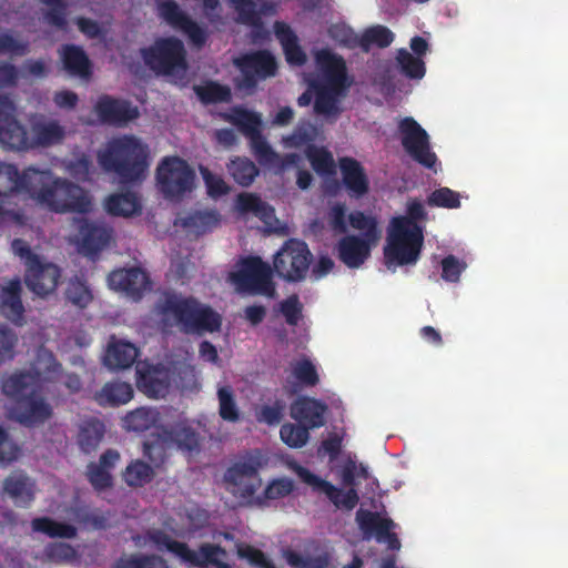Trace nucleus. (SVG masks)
I'll use <instances>...</instances> for the list:
<instances>
[{
    "label": "nucleus",
    "mask_w": 568,
    "mask_h": 568,
    "mask_svg": "<svg viewBox=\"0 0 568 568\" xmlns=\"http://www.w3.org/2000/svg\"><path fill=\"white\" fill-rule=\"evenodd\" d=\"M33 170L34 166H28L20 172L17 165L0 162V223L20 226L27 223L26 213L16 200L21 192L29 195L32 180L27 174Z\"/></svg>",
    "instance_id": "obj_7"
},
{
    "label": "nucleus",
    "mask_w": 568,
    "mask_h": 568,
    "mask_svg": "<svg viewBox=\"0 0 568 568\" xmlns=\"http://www.w3.org/2000/svg\"><path fill=\"white\" fill-rule=\"evenodd\" d=\"M295 488L294 481L287 477L275 478L271 480L263 494L257 496L254 501L258 506H263L267 500H276L284 498L293 493Z\"/></svg>",
    "instance_id": "obj_50"
},
{
    "label": "nucleus",
    "mask_w": 568,
    "mask_h": 568,
    "mask_svg": "<svg viewBox=\"0 0 568 568\" xmlns=\"http://www.w3.org/2000/svg\"><path fill=\"white\" fill-rule=\"evenodd\" d=\"M312 258L313 255L305 242L288 239L274 255V271L280 278L297 283L305 280Z\"/></svg>",
    "instance_id": "obj_13"
},
{
    "label": "nucleus",
    "mask_w": 568,
    "mask_h": 568,
    "mask_svg": "<svg viewBox=\"0 0 568 568\" xmlns=\"http://www.w3.org/2000/svg\"><path fill=\"white\" fill-rule=\"evenodd\" d=\"M30 172L31 174H27L32 180L29 197L39 205L59 214H85L91 211V199L78 184L55 176L49 169L40 170L34 168Z\"/></svg>",
    "instance_id": "obj_2"
},
{
    "label": "nucleus",
    "mask_w": 568,
    "mask_h": 568,
    "mask_svg": "<svg viewBox=\"0 0 568 568\" xmlns=\"http://www.w3.org/2000/svg\"><path fill=\"white\" fill-rule=\"evenodd\" d=\"M63 69L72 77L89 79L92 75V64L85 51L75 44H63L59 50Z\"/></svg>",
    "instance_id": "obj_32"
},
{
    "label": "nucleus",
    "mask_w": 568,
    "mask_h": 568,
    "mask_svg": "<svg viewBox=\"0 0 568 568\" xmlns=\"http://www.w3.org/2000/svg\"><path fill=\"white\" fill-rule=\"evenodd\" d=\"M194 92L203 104L227 103L232 100L231 89L216 81H206L195 85Z\"/></svg>",
    "instance_id": "obj_43"
},
{
    "label": "nucleus",
    "mask_w": 568,
    "mask_h": 568,
    "mask_svg": "<svg viewBox=\"0 0 568 568\" xmlns=\"http://www.w3.org/2000/svg\"><path fill=\"white\" fill-rule=\"evenodd\" d=\"M172 449L165 434L160 427L143 442V456L155 467L162 466L169 458V450Z\"/></svg>",
    "instance_id": "obj_39"
},
{
    "label": "nucleus",
    "mask_w": 568,
    "mask_h": 568,
    "mask_svg": "<svg viewBox=\"0 0 568 568\" xmlns=\"http://www.w3.org/2000/svg\"><path fill=\"white\" fill-rule=\"evenodd\" d=\"M396 61L400 73L412 80H420L426 73V65L422 58L413 55L406 49H399Z\"/></svg>",
    "instance_id": "obj_47"
},
{
    "label": "nucleus",
    "mask_w": 568,
    "mask_h": 568,
    "mask_svg": "<svg viewBox=\"0 0 568 568\" xmlns=\"http://www.w3.org/2000/svg\"><path fill=\"white\" fill-rule=\"evenodd\" d=\"M226 169L232 179L241 186H250L260 174L255 163L245 156H235L226 164Z\"/></svg>",
    "instance_id": "obj_41"
},
{
    "label": "nucleus",
    "mask_w": 568,
    "mask_h": 568,
    "mask_svg": "<svg viewBox=\"0 0 568 568\" xmlns=\"http://www.w3.org/2000/svg\"><path fill=\"white\" fill-rule=\"evenodd\" d=\"M61 270L51 262H43L41 258L26 270L24 282L30 291L39 296H47L53 293L59 284Z\"/></svg>",
    "instance_id": "obj_23"
},
{
    "label": "nucleus",
    "mask_w": 568,
    "mask_h": 568,
    "mask_svg": "<svg viewBox=\"0 0 568 568\" xmlns=\"http://www.w3.org/2000/svg\"><path fill=\"white\" fill-rule=\"evenodd\" d=\"M400 142L408 155L426 169L436 171L437 155L432 151L429 135L412 116L398 123Z\"/></svg>",
    "instance_id": "obj_16"
},
{
    "label": "nucleus",
    "mask_w": 568,
    "mask_h": 568,
    "mask_svg": "<svg viewBox=\"0 0 568 568\" xmlns=\"http://www.w3.org/2000/svg\"><path fill=\"white\" fill-rule=\"evenodd\" d=\"M373 241L346 235L337 243V256L349 268H357L369 257Z\"/></svg>",
    "instance_id": "obj_28"
},
{
    "label": "nucleus",
    "mask_w": 568,
    "mask_h": 568,
    "mask_svg": "<svg viewBox=\"0 0 568 568\" xmlns=\"http://www.w3.org/2000/svg\"><path fill=\"white\" fill-rule=\"evenodd\" d=\"M275 34L282 44L285 59L288 64L302 67L306 63L307 57L298 43L295 32L284 22L275 23Z\"/></svg>",
    "instance_id": "obj_33"
},
{
    "label": "nucleus",
    "mask_w": 568,
    "mask_h": 568,
    "mask_svg": "<svg viewBox=\"0 0 568 568\" xmlns=\"http://www.w3.org/2000/svg\"><path fill=\"white\" fill-rule=\"evenodd\" d=\"M432 207L458 209L460 206V195L458 192L443 186L434 190L426 200Z\"/></svg>",
    "instance_id": "obj_57"
},
{
    "label": "nucleus",
    "mask_w": 568,
    "mask_h": 568,
    "mask_svg": "<svg viewBox=\"0 0 568 568\" xmlns=\"http://www.w3.org/2000/svg\"><path fill=\"white\" fill-rule=\"evenodd\" d=\"M148 145L134 135L109 141V172L118 175L124 185L142 183L149 171Z\"/></svg>",
    "instance_id": "obj_3"
},
{
    "label": "nucleus",
    "mask_w": 568,
    "mask_h": 568,
    "mask_svg": "<svg viewBox=\"0 0 568 568\" xmlns=\"http://www.w3.org/2000/svg\"><path fill=\"white\" fill-rule=\"evenodd\" d=\"M40 373L34 371H21L11 374L2 381V392L8 397L16 400L27 396L33 389L41 387Z\"/></svg>",
    "instance_id": "obj_31"
},
{
    "label": "nucleus",
    "mask_w": 568,
    "mask_h": 568,
    "mask_svg": "<svg viewBox=\"0 0 568 568\" xmlns=\"http://www.w3.org/2000/svg\"><path fill=\"white\" fill-rule=\"evenodd\" d=\"M79 223V236L77 245L80 253L93 256L106 245V227L97 226L87 219L77 220Z\"/></svg>",
    "instance_id": "obj_30"
},
{
    "label": "nucleus",
    "mask_w": 568,
    "mask_h": 568,
    "mask_svg": "<svg viewBox=\"0 0 568 568\" xmlns=\"http://www.w3.org/2000/svg\"><path fill=\"white\" fill-rule=\"evenodd\" d=\"M18 343L16 332L4 324H0V365L14 357Z\"/></svg>",
    "instance_id": "obj_61"
},
{
    "label": "nucleus",
    "mask_w": 568,
    "mask_h": 568,
    "mask_svg": "<svg viewBox=\"0 0 568 568\" xmlns=\"http://www.w3.org/2000/svg\"><path fill=\"white\" fill-rule=\"evenodd\" d=\"M349 225L362 232V239L376 243L381 239V230L375 216L366 215L362 211H354L348 215Z\"/></svg>",
    "instance_id": "obj_46"
},
{
    "label": "nucleus",
    "mask_w": 568,
    "mask_h": 568,
    "mask_svg": "<svg viewBox=\"0 0 568 568\" xmlns=\"http://www.w3.org/2000/svg\"><path fill=\"white\" fill-rule=\"evenodd\" d=\"M3 493L16 506L28 508L36 498V484L26 474L13 473L4 478Z\"/></svg>",
    "instance_id": "obj_29"
},
{
    "label": "nucleus",
    "mask_w": 568,
    "mask_h": 568,
    "mask_svg": "<svg viewBox=\"0 0 568 568\" xmlns=\"http://www.w3.org/2000/svg\"><path fill=\"white\" fill-rule=\"evenodd\" d=\"M326 410L325 403L312 397L301 396L291 405V417L310 429H314L325 424L324 415Z\"/></svg>",
    "instance_id": "obj_27"
},
{
    "label": "nucleus",
    "mask_w": 568,
    "mask_h": 568,
    "mask_svg": "<svg viewBox=\"0 0 568 568\" xmlns=\"http://www.w3.org/2000/svg\"><path fill=\"white\" fill-rule=\"evenodd\" d=\"M31 528L32 531L41 532L50 538L73 539L78 535L77 526L47 516L33 518Z\"/></svg>",
    "instance_id": "obj_34"
},
{
    "label": "nucleus",
    "mask_w": 568,
    "mask_h": 568,
    "mask_svg": "<svg viewBox=\"0 0 568 568\" xmlns=\"http://www.w3.org/2000/svg\"><path fill=\"white\" fill-rule=\"evenodd\" d=\"M292 373L297 382L306 387H314L320 382L316 367L308 358L296 361L292 365Z\"/></svg>",
    "instance_id": "obj_58"
},
{
    "label": "nucleus",
    "mask_w": 568,
    "mask_h": 568,
    "mask_svg": "<svg viewBox=\"0 0 568 568\" xmlns=\"http://www.w3.org/2000/svg\"><path fill=\"white\" fill-rule=\"evenodd\" d=\"M148 538L158 550L169 551L186 568H233L226 560V549L219 544L202 542L193 549L161 529L149 531Z\"/></svg>",
    "instance_id": "obj_5"
},
{
    "label": "nucleus",
    "mask_w": 568,
    "mask_h": 568,
    "mask_svg": "<svg viewBox=\"0 0 568 568\" xmlns=\"http://www.w3.org/2000/svg\"><path fill=\"white\" fill-rule=\"evenodd\" d=\"M233 63L241 72V78L235 81L236 88L241 90L253 91L260 81L272 78L277 72L276 59L268 50L243 53Z\"/></svg>",
    "instance_id": "obj_14"
},
{
    "label": "nucleus",
    "mask_w": 568,
    "mask_h": 568,
    "mask_svg": "<svg viewBox=\"0 0 568 568\" xmlns=\"http://www.w3.org/2000/svg\"><path fill=\"white\" fill-rule=\"evenodd\" d=\"M142 204L139 195L132 191L109 195V215L129 217L140 214Z\"/></svg>",
    "instance_id": "obj_37"
},
{
    "label": "nucleus",
    "mask_w": 568,
    "mask_h": 568,
    "mask_svg": "<svg viewBox=\"0 0 568 568\" xmlns=\"http://www.w3.org/2000/svg\"><path fill=\"white\" fill-rule=\"evenodd\" d=\"M140 109L126 99L109 97V125L124 128L140 118Z\"/></svg>",
    "instance_id": "obj_35"
},
{
    "label": "nucleus",
    "mask_w": 568,
    "mask_h": 568,
    "mask_svg": "<svg viewBox=\"0 0 568 568\" xmlns=\"http://www.w3.org/2000/svg\"><path fill=\"white\" fill-rule=\"evenodd\" d=\"M306 156L313 168L318 174H331L334 171V159L332 153L325 148H316L311 145L306 149Z\"/></svg>",
    "instance_id": "obj_54"
},
{
    "label": "nucleus",
    "mask_w": 568,
    "mask_h": 568,
    "mask_svg": "<svg viewBox=\"0 0 568 568\" xmlns=\"http://www.w3.org/2000/svg\"><path fill=\"white\" fill-rule=\"evenodd\" d=\"M232 281L242 293L273 296L272 268L260 256H247L241 267L232 274Z\"/></svg>",
    "instance_id": "obj_15"
},
{
    "label": "nucleus",
    "mask_w": 568,
    "mask_h": 568,
    "mask_svg": "<svg viewBox=\"0 0 568 568\" xmlns=\"http://www.w3.org/2000/svg\"><path fill=\"white\" fill-rule=\"evenodd\" d=\"M136 386L150 398H163L170 388L169 374L162 365L136 364Z\"/></svg>",
    "instance_id": "obj_22"
},
{
    "label": "nucleus",
    "mask_w": 568,
    "mask_h": 568,
    "mask_svg": "<svg viewBox=\"0 0 568 568\" xmlns=\"http://www.w3.org/2000/svg\"><path fill=\"white\" fill-rule=\"evenodd\" d=\"M158 8L160 17L173 29L183 32L193 45L201 48L205 44V29L182 11L174 0H163Z\"/></svg>",
    "instance_id": "obj_18"
},
{
    "label": "nucleus",
    "mask_w": 568,
    "mask_h": 568,
    "mask_svg": "<svg viewBox=\"0 0 568 568\" xmlns=\"http://www.w3.org/2000/svg\"><path fill=\"white\" fill-rule=\"evenodd\" d=\"M122 476L130 487H142L153 479L154 470L145 462L136 459L126 466Z\"/></svg>",
    "instance_id": "obj_49"
},
{
    "label": "nucleus",
    "mask_w": 568,
    "mask_h": 568,
    "mask_svg": "<svg viewBox=\"0 0 568 568\" xmlns=\"http://www.w3.org/2000/svg\"><path fill=\"white\" fill-rule=\"evenodd\" d=\"M328 37L339 47L346 49L361 48V36L345 23H334L327 29Z\"/></svg>",
    "instance_id": "obj_53"
},
{
    "label": "nucleus",
    "mask_w": 568,
    "mask_h": 568,
    "mask_svg": "<svg viewBox=\"0 0 568 568\" xmlns=\"http://www.w3.org/2000/svg\"><path fill=\"white\" fill-rule=\"evenodd\" d=\"M21 293L22 287L19 278L10 280L6 285H0V314L18 326L24 323V306Z\"/></svg>",
    "instance_id": "obj_26"
},
{
    "label": "nucleus",
    "mask_w": 568,
    "mask_h": 568,
    "mask_svg": "<svg viewBox=\"0 0 568 568\" xmlns=\"http://www.w3.org/2000/svg\"><path fill=\"white\" fill-rule=\"evenodd\" d=\"M317 135V129L310 121L300 122L294 131L284 138V143L290 148L311 146Z\"/></svg>",
    "instance_id": "obj_52"
},
{
    "label": "nucleus",
    "mask_w": 568,
    "mask_h": 568,
    "mask_svg": "<svg viewBox=\"0 0 568 568\" xmlns=\"http://www.w3.org/2000/svg\"><path fill=\"white\" fill-rule=\"evenodd\" d=\"M356 521L366 538L374 536L378 542H386L390 550H398L400 541L390 530L395 524L390 518H383L379 513L359 508Z\"/></svg>",
    "instance_id": "obj_19"
},
{
    "label": "nucleus",
    "mask_w": 568,
    "mask_h": 568,
    "mask_svg": "<svg viewBox=\"0 0 568 568\" xmlns=\"http://www.w3.org/2000/svg\"><path fill=\"white\" fill-rule=\"evenodd\" d=\"M161 313L172 316L185 334H212L222 327L221 314L193 296L168 295L161 305Z\"/></svg>",
    "instance_id": "obj_4"
},
{
    "label": "nucleus",
    "mask_w": 568,
    "mask_h": 568,
    "mask_svg": "<svg viewBox=\"0 0 568 568\" xmlns=\"http://www.w3.org/2000/svg\"><path fill=\"white\" fill-rule=\"evenodd\" d=\"M294 471L303 483L312 486L317 491L324 493L336 508L352 510L359 501V496L354 488L356 485L355 464L347 465L343 470V483L349 486L347 491H343L341 488H337L329 481L322 479L304 466L295 465Z\"/></svg>",
    "instance_id": "obj_11"
},
{
    "label": "nucleus",
    "mask_w": 568,
    "mask_h": 568,
    "mask_svg": "<svg viewBox=\"0 0 568 568\" xmlns=\"http://www.w3.org/2000/svg\"><path fill=\"white\" fill-rule=\"evenodd\" d=\"M217 399L220 417L229 423L239 422L241 414L232 387L229 385L219 387Z\"/></svg>",
    "instance_id": "obj_51"
},
{
    "label": "nucleus",
    "mask_w": 568,
    "mask_h": 568,
    "mask_svg": "<svg viewBox=\"0 0 568 568\" xmlns=\"http://www.w3.org/2000/svg\"><path fill=\"white\" fill-rule=\"evenodd\" d=\"M64 138V129L57 121L37 122L32 124L30 149L50 146L59 143Z\"/></svg>",
    "instance_id": "obj_36"
},
{
    "label": "nucleus",
    "mask_w": 568,
    "mask_h": 568,
    "mask_svg": "<svg viewBox=\"0 0 568 568\" xmlns=\"http://www.w3.org/2000/svg\"><path fill=\"white\" fill-rule=\"evenodd\" d=\"M264 465L258 450H251L234 462L224 473L226 490L242 500L253 499L262 485L260 470Z\"/></svg>",
    "instance_id": "obj_9"
},
{
    "label": "nucleus",
    "mask_w": 568,
    "mask_h": 568,
    "mask_svg": "<svg viewBox=\"0 0 568 568\" xmlns=\"http://www.w3.org/2000/svg\"><path fill=\"white\" fill-rule=\"evenodd\" d=\"M342 182L347 194L354 199H361L368 193L369 180L363 165L353 158L339 159Z\"/></svg>",
    "instance_id": "obj_25"
},
{
    "label": "nucleus",
    "mask_w": 568,
    "mask_h": 568,
    "mask_svg": "<svg viewBox=\"0 0 568 568\" xmlns=\"http://www.w3.org/2000/svg\"><path fill=\"white\" fill-rule=\"evenodd\" d=\"M236 206L241 213H253L255 216L263 221L270 220L274 210L266 202L254 193H241L236 199Z\"/></svg>",
    "instance_id": "obj_44"
},
{
    "label": "nucleus",
    "mask_w": 568,
    "mask_h": 568,
    "mask_svg": "<svg viewBox=\"0 0 568 568\" xmlns=\"http://www.w3.org/2000/svg\"><path fill=\"white\" fill-rule=\"evenodd\" d=\"M109 287L123 293L133 301H140L150 290L149 274L141 267L119 268L109 273Z\"/></svg>",
    "instance_id": "obj_20"
},
{
    "label": "nucleus",
    "mask_w": 568,
    "mask_h": 568,
    "mask_svg": "<svg viewBox=\"0 0 568 568\" xmlns=\"http://www.w3.org/2000/svg\"><path fill=\"white\" fill-rule=\"evenodd\" d=\"M315 62L324 81L315 80L310 83L314 91V112L326 121L335 122L343 111L341 99L346 97L354 79L348 75L344 58L329 49L317 50Z\"/></svg>",
    "instance_id": "obj_1"
},
{
    "label": "nucleus",
    "mask_w": 568,
    "mask_h": 568,
    "mask_svg": "<svg viewBox=\"0 0 568 568\" xmlns=\"http://www.w3.org/2000/svg\"><path fill=\"white\" fill-rule=\"evenodd\" d=\"M103 434L104 424L95 418H90L84 420L80 427L78 444L85 454H89L98 447Z\"/></svg>",
    "instance_id": "obj_42"
},
{
    "label": "nucleus",
    "mask_w": 568,
    "mask_h": 568,
    "mask_svg": "<svg viewBox=\"0 0 568 568\" xmlns=\"http://www.w3.org/2000/svg\"><path fill=\"white\" fill-rule=\"evenodd\" d=\"M161 427L172 449H176L187 456H192L200 452V434L187 423L180 422Z\"/></svg>",
    "instance_id": "obj_24"
},
{
    "label": "nucleus",
    "mask_w": 568,
    "mask_h": 568,
    "mask_svg": "<svg viewBox=\"0 0 568 568\" xmlns=\"http://www.w3.org/2000/svg\"><path fill=\"white\" fill-rule=\"evenodd\" d=\"M310 428L303 424L286 423L280 429L281 439L292 448L303 447L310 438Z\"/></svg>",
    "instance_id": "obj_55"
},
{
    "label": "nucleus",
    "mask_w": 568,
    "mask_h": 568,
    "mask_svg": "<svg viewBox=\"0 0 568 568\" xmlns=\"http://www.w3.org/2000/svg\"><path fill=\"white\" fill-rule=\"evenodd\" d=\"M194 181V170L182 158L166 156L158 165V187L166 199H181L193 190Z\"/></svg>",
    "instance_id": "obj_12"
},
{
    "label": "nucleus",
    "mask_w": 568,
    "mask_h": 568,
    "mask_svg": "<svg viewBox=\"0 0 568 568\" xmlns=\"http://www.w3.org/2000/svg\"><path fill=\"white\" fill-rule=\"evenodd\" d=\"M71 519L81 528L100 529L104 528L106 518L98 515L94 510L81 506L71 509Z\"/></svg>",
    "instance_id": "obj_56"
},
{
    "label": "nucleus",
    "mask_w": 568,
    "mask_h": 568,
    "mask_svg": "<svg viewBox=\"0 0 568 568\" xmlns=\"http://www.w3.org/2000/svg\"><path fill=\"white\" fill-rule=\"evenodd\" d=\"M12 100L0 94V144L8 150H30V136L27 128L14 116Z\"/></svg>",
    "instance_id": "obj_17"
},
{
    "label": "nucleus",
    "mask_w": 568,
    "mask_h": 568,
    "mask_svg": "<svg viewBox=\"0 0 568 568\" xmlns=\"http://www.w3.org/2000/svg\"><path fill=\"white\" fill-rule=\"evenodd\" d=\"M67 298L75 306L84 308L92 301L91 291L80 281H71L65 292Z\"/></svg>",
    "instance_id": "obj_64"
},
{
    "label": "nucleus",
    "mask_w": 568,
    "mask_h": 568,
    "mask_svg": "<svg viewBox=\"0 0 568 568\" xmlns=\"http://www.w3.org/2000/svg\"><path fill=\"white\" fill-rule=\"evenodd\" d=\"M220 223L216 211H196L180 220L182 227L195 235H202L212 231Z\"/></svg>",
    "instance_id": "obj_40"
},
{
    "label": "nucleus",
    "mask_w": 568,
    "mask_h": 568,
    "mask_svg": "<svg viewBox=\"0 0 568 568\" xmlns=\"http://www.w3.org/2000/svg\"><path fill=\"white\" fill-rule=\"evenodd\" d=\"M139 356V349L129 342H116L109 336V368H129Z\"/></svg>",
    "instance_id": "obj_38"
},
{
    "label": "nucleus",
    "mask_w": 568,
    "mask_h": 568,
    "mask_svg": "<svg viewBox=\"0 0 568 568\" xmlns=\"http://www.w3.org/2000/svg\"><path fill=\"white\" fill-rule=\"evenodd\" d=\"M116 568H170L168 562L155 555H142L121 560Z\"/></svg>",
    "instance_id": "obj_62"
},
{
    "label": "nucleus",
    "mask_w": 568,
    "mask_h": 568,
    "mask_svg": "<svg viewBox=\"0 0 568 568\" xmlns=\"http://www.w3.org/2000/svg\"><path fill=\"white\" fill-rule=\"evenodd\" d=\"M158 415L152 408L140 407L128 413L123 423L128 430L140 433L150 429L156 423Z\"/></svg>",
    "instance_id": "obj_48"
},
{
    "label": "nucleus",
    "mask_w": 568,
    "mask_h": 568,
    "mask_svg": "<svg viewBox=\"0 0 568 568\" xmlns=\"http://www.w3.org/2000/svg\"><path fill=\"white\" fill-rule=\"evenodd\" d=\"M424 245V233L418 223H412L404 216L390 220L386 244L384 246L385 265L393 266L414 265L420 257Z\"/></svg>",
    "instance_id": "obj_6"
},
{
    "label": "nucleus",
    "mask_w": 568,
    "mask_h": 568,
    "mask_svg": "<svg viewBox=\"0 0 568 568\" xmlns=\"http://www.w3.org/2000/svg\"><path fill=\"white\" fill-rule=\"evenodd\" d=\"M140 55L156 74L173 75L187 68L184 44L175 37L156 39L150 47L141 48Z\"/></svg>",
    "instance_id": "obj_10"
},
{
    "label": "nucleus",
    "mask_w": 568,
    "mask_h": 568,
    "mask_svg": "<svg viewBox=\"0 0 568 568\" xmlns=\"http://www.w3.org/2000/svg\"><path fill=\"white\" fill-rule=\"evenodd\" d=\"M394 33L385 26L377 24L364 30L361 34V49L368 52L372 45L387 48L394 41Z\"/></svg>",
    "instance_id": "obj_45"
},
{
    "label": "nucleus",
    "mask_w": 568,
    "mask_h": 568,
    "mask_svg": "<svg viewBox=\"0 0 568 568\" xmlns=\"http://www.w3.org/2000/svg\"><path fill=\"white\" fill-rule=\"evenodd\" d=\"M233 122L242 134L248 139L251 151L261 165L278 166L281 170H285L300 163L301 156L298 154L287 153L280 156L273 150L262 134L260 114L247 110H239Z\"/></svg>",
    "instance_id": "obj_8"
},
{
    "label": "nucleus",
    "mask_w": 568,
    "mask_h": 568,
    "mask_svg": "<svg viewBox=\"0 0 568 568\" xmlns=\"http://www.w3.org/2000/svg\"><path fill=\"white\" fill-rule=\"evenodd\" d=\"M44 556L52 562H70L75 560V549L65 542H51L44 548Z\"/></svg>",
    "instance_id": "obj_59"
},
{
    "label": "nucleus",
    "mask_w": 568,
    "mask_h": 568,
    "mask_svg": "<svg viewBox=\"0 0 568 568\" xmlns=\"http://www.w3.org/2000/svg\"><path fill=\"white\" fill-rule=\"evenodd\" d=\"M41 387L33 389L27 396L19 398L14 406L16 419L26 426L44 423L52 415V408L41 396Z\"/></svg>",
    "instance_id": "obj_21"
},
{
    "label": "nucleus",
    "mask_w": 568,
    "mask_h": 568,
    "mask_svg": "<svg viewBox=\"0 0 568 568\" xmlns=\"http://www.w3.org/2000/svg\"><path fill=\"white\" fill-rule=\"evenodd\" d=\"M285 407L282 399H276L273 405H263L255 413L256 420L267 425H277L284 416Z\"/></svg>",
    "instance_id": "obj_60"
},
{
    "label": "nucleus",
    "mask_w": 568,
    "mask_h": 568,
    "mask_svg": "<svg viewBox=\"0 0 568 568\" xmlns=\"http://www.w3.org/2000/svg\"><path fill=\"white\" fill-rule=\"evenodd\" d=\"M237 555L240 558L246 559L252 566L257 568H276L267 556L260 549L251 545H239Z\"/></svg>",
    "instance_id": "obj_63"
}]
</instances>
